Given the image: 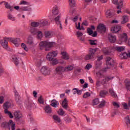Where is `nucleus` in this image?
<instances>
[{"label":"nucleus","mask_w":130,"mask_h":130,"mask_svg":"<svg viewBox=\"0 0 130 130\" xmlns=\"http://www.w3.org/2000/svg\"><path fill=\"white\" fill-rule=\"evenodd\" d=\"M55 45V43L53 42H48L46 41H42L39 43L40 48L41 50L43 49V48H45V50L47 51L49 50L50 47H52V46H54Z\"/></svg>","instance_id":"f257e3e1"},{"label":"nucleus","mask_w":130,"mask_h":130,"mask_svg":"<svg viewBox=\"0 0 130 130\" xmlns=\"http://www.w3.org/2000/svg\"><path fill=\"white\" fill-rule=\"evenodd\" d=\"M57 55V51H52V52H49L47 55V59H48L50 61H52V63L54 66L57 64V60L55 59L54 57Z\"/></svg>","instance_id":"f03ea898"},{"label":"nucleus","mask_w":130,"mask_h":130,"mask_svg":"<svg viewBox=\"0 0 130 130\" xmlns=\"http://www.w3.org/2000/svg\"><path fill=\"white\" fill-rule=\"evenodd\" d=\"M11 102H6L4 104V112L6 114H7V115H9L10 118H13L14 117V116H13V114H12V113H11V112L8 110V109L10 108V107L11 106Z\"/></svg>","instance_id":"7ed1b4c3"},{"label":"nucleus","mask_w":130,"mask_h":130,"mask_svg":"<svg viewBox=\"0 0 130 130\" xmlns=\"http://www.w3.org/2000/svg\"><path fill=\"white\" fill-rule=\"evenodd\" d=\"M127 40V36L126 35V34H122L119 37L117 43L118 44L121 45L124 43H126Z\"/></svg>","instance_id":"20e7f679"},{"label":"nucleus","mask_w":130,"mask_h":130,"mask_svg":"<svg viewBox=\"0 0 130 130\" xmlns=\"http://www.w3.org/2000/svg\"><path fill=\"white\" fill-rule=\"evenodd\" d=\"M96 52V49H90L89 54L85 55V60H90V59H92L94 57V54Z\"/></svg>","instance_id":"39448f33"},{"label":"nucleus","mask_w":130,"mask_h":130,"mask_svg":"<svg viewBox=\"0 0 130 130\" xmlns=\"http://www.w3.org/2000/svg\"><path fill=\"white\" fill-rule=\"evenodd\" d=\"M106 64L108 67H112V68L116 67V63L110 57H106Z\"/></svg>","instance_id":"423d86ee"},{"label":"nucleus","mask_w":130,"mask_h":130,"mask_svg":"<svg viewBox=\"0 0 130 130\" xmlns=\"http://www.w3.org/2000/svg\"><path fill=\"white\" fill-rule=\"evenodd\" d=\"M7 40H9V42H12L13 44L16 47H18L20 45V42L21 40L19 38H9L7 39Z\"/></svg>","instance_id":"0eeeda50"},{"label":"nucleus","mask_w":130,"mask_h":130,"mask_svg":"<svg viewBox=\"0 0 130 130\" xmlns=\"http://www.w3.org/2000/svg\"><path fill=\"white\" fill-rule=\"evenodd\" d=\"M103 59V56H101L98 57V59L95 62V68L96 70H100V69H101V64H102L101 60H102Z\"/></svg>","instance_id":"6e6552de"},{"label":"nucleus","mask_w":130,"mask_h":130,"mask_svg":"<svg viewBox=\"0 0 130 130\" xmlns=\"http://www.w3.org/2000/svg\"><path fill=\"white\" fill-rule=\"evenodd\" d=\"M26 44L31 47H35L37 43L34 42V39L32 37H29L27 41L26 42Z\"/></svg>","instance_id":"1a4fd4ad"},{"label":"nucleus","mask_w":130,"mask_h":130,"mask_svg":"<svg viewBox=\"0 0 130 130\" xmlns=\"http://www.w3.org/2000/svg\"><path fill=\"white\" fill-rule=\"evenodd\" d=\"M60 16L59 15L57 16L56 17H53L54 20L58 27L60 29L62 30V25H61V22L59 20Z\"/></svg>","instance_id":"9d476101"},{"label":"nucleus","mask_w":130,"mask_h":130,"mask_svg":"<svg viewBox=\"0 0 130 130\" xmlns=\"http://www.w3.org/2000/svg\"><path fill=\"white\" fill-rule=\"evenodd\" d=\"M112 3L114 5H118L117 7V9L119 10L117 11V14H119V13H121L120 9L122 8V1H121L119 3L117 2V0H113Z\"/></svg>","instance_id":"9b49d317"},{"label":"nucleus","mask_w":130,"mask_h":130,"mask_svg":"<svg viewBox=\"0 0 130 130\" xmlns=\"http://www.w3.org/2000/svg\"><path fill=\"white\" fill-rule=\"evenodd\" d=\"M107 69H109L108 67L105 68H103L101 70L96 72V76L99 78V79H101L102 78H104V75L103 74H102L101 72H103V73H104V72H106Z\"/></svg>","instance_id":"f8f14e48"},{"label":"nucleus","mask_w":130,"mask_h":130,"mask_svg":"<svg viewBox=\"0 0 130 130\" xmlns=\"http://www.w3.org/2000/svg\"><path fill=\"white\" fill-rule=\"evenodd\" d=\"M97 30L100 33H105L106 31V26L103 24H100L97 27Z\"/></svg>","instance_id":"ddd939ff"},{"label":"nucleus","mask_w":130,"mask_h":130,"mask_svg":"<svg viewBox=\"0 0 130 130\" xmlns=\"http://www.w3.org/2000/svg\"><path fill=\"white\" fill-rule=\"evenodd\" d=\"M41 73L45 76H47L50 74V69L47 67H43L41 69Z\"/></svg>","instance_id":"4468645a"},{"label":"nucleus","mask_w":130,"mask_h":130,"mask_svg":"<svg viewBox=\"0 0 130 130\" xmlns=\"http://www.w3.org/2000/svg\"><path fill=\"white\" fill-rule=\"evenodd\" d=\"M112 50H116L117 52H121V51H124L125 47L122 46H115L112 47Z\"/></svg>","instance_id":"2eb2a0df"},{"label":"nucleus","mask_w":130,"mask_h":130,"mask_svg":"<svg viewBox=\"0 0 130 130\" xmlns=\"http://www.w3.org/2000/svg\"><path fill=\"white\" fill-rule=\"evenodd\" d=\"M8 39H9V38H5L0 42V44H1L4 48L7 49L8 48V42L10 41V40Z\"/></svg>","instance_id":"dca6fc26"},{"label":"nucleus","mask_w":130,"mask_h":130,"mask_svg":"<svg viewBox=\"0 0 130 130\" xmlns=\"http://www.w3.org/2000/svg\"><path fill=\"white\" fill-rule=\"evenodd\" d=\"M108 39L110 43H115L116 42V36L112 34H109Z\"/></svg>","instance_id":"f3484780"},{"label":"nucleus","mask_w":130,"mask_h":130,"mask_svg":"<svg viewBox=\"0 0 130 130\" xmlns=\"http://www.w3.org/2000/svg\"><path fill=\"white\" fill-rule=\"evenodd\" d=\"M14 95L15 97V100L17 103V104H21V98L20 97V95H19V93L17 91V90H14Z\"/></svg>","instance_id":"a211bd4d"},{"label":"nucleus","mask_w":130,"mask_h":130,"mask_svg":"<svg viewBox=\"0 0 130 130\" xmlns=\"http://www.w3.org/2000/svg\"><path fill=\"white\" fill-rule=\"evenodd\" d=\"M113 78L114 77H106L105 79L102 80L101 82L102 85H103V86L105 87L106 86V84H107V82L110 81L111 80H112Z\"/></svg>","instance_id":"6ab92c4d"},{"label":"nucleus","mask_w":130,"mask_h":130,"mask_svg":"<svg viewBox=\"0 0 130 130\" xmlns=\"http://www.w3.org/2000/svg\"><path fill=\"white\" fill-rule=\"evenodd\" d=\"M111 31H113L114 33H117L121 31V26L120 25H115L111 28Z\"/></svg>","instance_id":"aec40b11"},{"label":"nucleus","mask_w":130,"mask_h":130,"mask_svg":"<svg viewBox=\"0 0 130 130\" xmlns=\"http://www.w3.org/2000/svg\"><path fill=\"white\" fill-rule=\"evenodd\" d=\"M87 33L89 34V35L92 36V37H96L97 36V31H94L92 30L90 28L88 27L87 28Z\"/></svg>","instance_id":"412c9836"},{"label":"nucleus","mask_w":130,"mask_h":130,"mask_svg":"<svg viewBox=\"0 0 130 130\" xmlns=\"http://www.w3.org/2000/svg\"><path fill=\"white\" fill-rule=\"evenodd\" d=\"M56 72L57 74H60L62 73H63V72H65L64 68L62 66L57 67L56 68Z\"/></svg>","instance_id":"4be33fe9"},{"label":"nucleus","mask_w":130,"mask_h":130,"mask_svg":"<svg viewBox=\"0 0 130 130\" xmlns=\"http://www.w3.org/2000/svg\"><path fill=\"white\" fill-rule=\"evenodd\" d=\"M14 115L16 119H20V118H22V113L20 111H16Z\"/></svg>","instance_id":"5701e85b"},{"label":"nucleus","mask_w":130,"mask_h":130,"mask_svg":"<svg viewBox=\"0 0 130 130\" xmlns=\"http://www.w3.org/2000/svg\"><path fill=\"white\" fill-rule=\"evenodd\" d=\"M53 36V32L51 31L46 30L45 31V38H51Z\"/></svg>","instance_id":"b1692460"},{"label":"nucleus","mask_w":130,"mask_h":130,"mask_svg":"<svg viewBox=\"0 0 130 130\" xmlns=\"http://www.w3.org/2000/svg\"><path fill=\"white\" fill-rule=\"evenodd\" d=\"M53 119L56 123H59L60 124L61 123V120L60 119V118L56 115H54L53 116Z\"/></svg>","instance_id":"393cba45"},{"label":"nucleus","mask_w":130,"mask_h":130,"mask_svg":"<svg viewBox=\"0 0 130 130\" xmlns=\"http://www.w3.org/2000/svg\"><path fill=\"white\" fill-rule=\"evenodd\" d=\"M9 129L15 130L16 128V124L13 122L12 120L9 121V125L8 126Z\"/></svg>","instance_id":"a878e982"},{"label":"nucleus","mask_w":130,"mask_h":130,"mask_svg":"<svg viewBox=\"0 0 130 130\" xmlns=\"http://www.w3.org/2000/svg\"><path fill=\"white\" fill-rule=\"evenodd\" d=\"M5 4V8L6 9H8L10 10V12H13V11H14V7H13V6H11V5L10 4H9V3L8 2H4Z\"/></svg>","instance_id":"bb28decb"},{"label":"nucleus","mask_w":130,"mask_h":130,"mask_svg":"<svg viewBox=\"0 0 130 130\" xmlns=\"http://www.w3.org/2000/svg\"><path fill=\"white\" fill-rule=\"evenodd\" d=\"M50 105L51 106H52V107L56 108V107H57V106L59 105V103H58V102L56 101V100H52Z\"/></svg>","instance_id":"cd10ccee"},{"label":"nucleus","mask_w":130,"mask_h":130,"mask_svg":"<svg viewBox=\"0 0 130 130\" xmlns=\"http://www.w3.org/2000/svg\"><path fill=\"white\" fill-rule=\"evenodd\" d=\"M61 54L62 55V58H63L64 59L68 60L70 59V56H69V54H68L67 52H64V51L61 52Z\"/></svg>","instance_id":"c85d7f7f"},{"label":"nucleus","mask_w":130,"mask_h":130,"mask_svg":"<svg viewBox=\"0 0 130 130\" xmlns=\"http://www.w3.org/2000/svg\"><path fill=\"white\" fill-rule=\"evenodd\" d=\"M44 110L46 113H48L49 114H50L51 112H52V110H51V107L49 106H46L44 108Z\"/></svg>","instance_id":"c756f323"},{"label":"nucleus","mask_w":130,"mask_h":130,"mask_svg":"<svg viewBox=\"0 0 130 130\" xmlns=\"http://www.w3.org/2000/svg\"><path fill=\"white\" fill-rule=\"evenodd\" d=\"M68 102H69V101H68L67 99H64V100L62 102V106L64 108V109H67V108H68V106L69 105Z\"/></svg>","instance_id":"7c9ffc66"},{"label":"nucleus","mask_w":130,"mask_h":130,"mask_svg":"<svg viewBox=\"0 0 130 130\" xmlns=\"http://www.w3.org/2000/svg\"><path fill=\"white\" fill-rule=\"evenodd\" d=\"M106 17H109V18H111L114 15L113 13V11L112 10H107L106 12Z\"/></svg>","instance_id":"2f4dec72"},{"label":"nucleus","mask_w":130,"mask_h":130,"mask_svg":"<svg viewBox=\"0 0 130 130\" xmlns=\"http://www.w3.org/2000/svg\"><path fill=\"white\" fill-rule=\"evenodd\" d=\"M40 26H46L48 24V21L46 19H42L40 21Z\"/></svg>","instance_id":"473e14b6"},{"label":"nucleus","mask_w":130,"mask_h":130,"mask_svg":"<svg viewBox=\"0 0 130 130\" xmlns=\"http://www.w3.org/2000/svg\"><path fill=\"white\" fill-rule=\"evenodd\" d=\"M121 56L124 59L127 58V57H130V52H128V53H123L121 54Z\"/></svg>","instance_id":"72a5a7b5"},{"label":"nucleus","mask_w":130,"mask_h":130,"mask_svg":"<svg viewBox=\"0 0 130 130\" xmlns=\"http://www.w3.org/2000/svg\"><path fill=\"white\" fill-rule=\"evenodd\" d=\"M52 12L53 16H56V15H58V9H57V7H54Z\"/></svg>","instance_id":"f704fd0d"},{"label":"nucleus","mask_w":130,"mask_h":130,"mask_svg":"<svg viewBox=\"0 0 130 130\" xmlns=\"http://www.w3.org/2000/svg\"><path fill=\"white\" fill-rule=\"evenodd\" d=\"M127 22H128V16L125 15L122 17V21L121 22V23L122 24H125V23H127Z\"/></svg>","instance_id":"c9c22d12"},{"label":"nucleus","mask_w":130,"mask_h":130,"mask_svg":"<svg viewBox=\"0 0 130 130\" xmlns=\"http://www.w3.org/2000/svg\"><path fill=\"white\" fill-rule=\"evenodd\" d=\"M22 11L30 12V11H31V8H30L29 7H21L20 8V11L22 12Z\"/></svg>","instance_id":"e433bc0d"},{"label":"nucleus","mask_w":130,"mask_h":130,"mask_svg":"<svg viewBox=\"0 0 130 130\" xmlns=\"http://www.w3.org/2000/svg\"><path fill=\"white\" fill-rule=\"evenodd\" d=\"M125 83L126 85V89H127L128 91H130V80L126 79L125 80Z\"/></svg>","instance_id":"4c0bfd02"},{"label":"nucleus","mask_w":130,"mask_h":130,"mask_svg":"<svg viewBox=\"0 0 130 130\" xmlns=\"http://www.w3.org/2000/svg\"><path fill=\"white\" fill-rule=\"evenodd\" d=\"M39 30L37 29L36 27H30V32L31 34L36 35Z\"/></svg>","instance_id":"58836bf2"},{"label":"nucleus","mask_w":130,"mask_h":130,"mask_svg":"<svg viewBox=\"0 0 130 130\" xmlns=\"http://www.w3.org/2000/svg\"><path fill=\"white\" fill-rule=\"evenodd\" d=\"M36 35H37V38L39 39H41L42 37H43V34L42 33V31L40 30H38V32L36 34Z\"/></svg>","instance_id":"ea45409f"},{"label":"nucleus","mask_w":130,"mask_h":130,"mask_svg":"<svg viewBox=\"0 0 130 130\" xmlns=\"http://www.w3.org/2000/svg\"><path fill=\"white\" fill-rule=\"evenodd\" d=\"M109 93L111 94L112 97H114V98H116L117 97V95L115 93L113 89L111 88L109 89Z\"/></svg>","instance_id":"a19ab883"},{"label":"nucleus","mask_w":130,"mask_h":130,"mask_svg":"<svg viewBox=\"0 0 130 130\" xmlns=\"http://www.w3.org/2000/svg\"><path fill=\"white\" fill-rule=\"evenodd\" d=\"M75 25L78 30H85V28H84L83 25L81 26V23L79 22L78 24H77V22H76Z\"/></svg>","instance_id":"79ce46f5"},{"label":"nucleus","mask_w":130,"mask_h":130,"mask_svg":"<svg viewBox=\"0 0 130 130\" xmlns=\"http://www.w3.org/2000/svg\"><path fill=\"white\" fill-rule=\"evenodd\" d=\"M107 94H108V91L106 90H101L100 93L101 97H104L105 96H106Z\"/></svg>","instance_id":"37998d69"},{"label":"nucleus","mask_w":130,"mask_h":130,"mask_svg":"<svg viewBox=\"0 0 130 130\" xmlns=\"http://www.w3.org/2000/svg\"><path fill=\"white\" fill-rule=\"evenodd\" d=\"M31 27H33L35 28V27H38V26H40V22H32L31 23Z\"/></svg>","instance_id":"c03bdc74"},{"label":"nucleus","mask_w":130,"mask_h":130,"mask_svg":"<svg viewBox=\"0 0 130 130\" xmlns=\"http://www.w3.org/2000/svg\"><path fill=\"white\" fill-rule=\"evenodd\" d=\"M123 107L124 108V109H129V107H130V98L128 99V106L127 104L125 103L122 104Z\"/></svg>","instance_id":"a18cd8bd"},{"label":"nucleus","mask_w":130,"mask_h":130,"mask_svg":"<svg viewBox=\"0 0 130 130\" xmlns=\"http://www.w3.org/2000/svg\"><path fill=\"white\" fill-rule=\"evenodd\" d=\"M74 67L72 66H66L64 68L65 72H70V71H73Z\"/></svg>","instance_id":"49530a36"},{"label":"nucleus","mask_w":130,"mask_h":130,"mask_svg":"<svg viewBox=\"0 0 130 130\" xmlns=\"http://www.w3.org/2000/svg\"><path fill=\"white\" fill-rule=\"evenodd\" d=\"M70 2V6L71 8H74L76 6V2H75V0H69Z\"/></svg>","instance_id":"de8ad7c7"},{"label":"nucleus","mask_w":130,"mask_h":130,"mask_svg":"<svg viewBox=\"0 0 130 130\" xmlns=\"http://www.w3.org/2000/svg\"><path fill=\"white\" fill-rule=\"evenodd\" d=\"M90 96H91V93L89 92H86L84 93L83 95V98H84L85 99H86V98H89Z\"/></svg>","instance_id":"09e8293b"},{"label":"nucleus","mask_w":130,"mask_h":130,"mask_svg":"<svg viewBox=\"0 0 130 130\" xmlns=\"http://www.w3.org/2000/svg\"><path fill=\"white\" fill-rule=\"evenodd\" d=\"M8 17L9 20H11V21H15V20H16L15 17H14L11 13L8 14Z\"/></svg>","instance_id":"8fccbe9b"},{"label":"nucleus","mask_w":130,"mask_h":130,"mask_svg":"<svg viewBox=\"0 0 130 130\" xmlns=\"http://www.w3.org/2000/svg\"><path fill=\"white\" fill-rule=\"evenodd\" d=\"M9 124H10V122H4L2 124V126L3 127H9Z\"/></svg>","instance_id":"3c124183"},{"label":"nucleus","mask_w":130,"mask_h":130,"mask_svg":"<svg viewBox=\"0 0 130 130\" xmlns=\"http://www.w3.org/2000/svg\"><path fill=\"white\" fill-rule=\"evenodd\" d=\"M21 46L22 48H23V49L25 50V51H28V50H29V49L28 48V47H27V46L26 45V44H25V43H22L21 45Z\"/></svg>","instance_id":"603ef678"},{"label":"nucleus","mask_w":130,"mask_h":130,"mask_svg":"<svg viewBox=\"0 0 130 130\" xmlns=\"http://www.w3.org/2000/svg\"><path fill=\"white\" fill-rule=\"evenodd\" d=\"M13 61H14L15 64L16 66H18L19 64V59L17 57H14L12 58Z\"/></svg>","instance_id":"864d4df0"},{"label":"nucleus","mask_w":130,"mask_h":130,"mask_svg":"<svg viewBox=\"0 0 130 130\" xmlns=\"http://www.w3.org/2000/svg\"><path fill=\"white\" fill-rule=\"evenodd\" d=\"M40 104H44V100L42 98V96H40L38 99Z\"/></svg>","instance_id":"5fc2aeb1"},{"label":"nucleus","mask_w":130,"mask_h":130,"mask_svg":"<svg viewBox=\"0 0 130 130\" xmlns=\"http://www.w3.org/2000/svg\"><path fill=\"white\" fill-rule=\"evenodd\" d=\"M58 114L62 116V115L64 114V112L63 111V110H62V109H59V110L58 111Z\"/></svg>","instance_id":"6e6d98bb"},{"label":"nucleus","mask_w":130,"mask_h":130,"mask_svg":"<svg viewBox=\"0 0 130 130\" xmlns=\"http://www.w3.org/2000/svg\"><path fill=\"white\" fill-rule=\"evenodd\" d=\"M65 121L67 123H69V122L72 121V118H70L69 116H67L66 117H65Z\"/></svg>","instance_id":"4d7b16f0"},{"label":"nucleus","mask_w":130,"mask_h":130,"mask_svg":"<svg viewBox=\"0 0 130 130\" xmlns=\"http://www.w3.org/2000/svg\"><path fill=\"white\" fill-rule=\"evenodd\" d=\"M89 42H90V44H91V45H97V41H96V40H90Z\"/></svg>","instance_id":"13d9d810"},{"label":"nucleus","mask_w":130,"mask_h":130,"mask_svg":"<svg viewBox=\"0 0 130 130\" xmlns=\"http://www.w3.org/2000/svg\"><path fill=\"white\" fill-rule=\"evenodd\" d=\"M105 101L102 100V101L101 102V104L99 105V107L100 108H101V107H103V106H105Z\"/></svg>","instance_id":"bf43d9fd"},{"label":"nucleus","mask_w":130,"mask_h":130,"mask_svg":"<svg viewBox=\"0 0 130 130\" xmlns=\"http://www.w3.org/2000/svg\"><path fill=\"white\" fill-rule=\"evenodd\" d=\"M112 104L113 106L115 107V108H119V104H118V103L113 102L112 103Z\"/></svg>","instance_id":"052dcab7"},{"label":"nucleus","mask_w":130,"mask_h":130,"mask_svg":"<svg viewBox=\"0 0 130 130\" xmlns=\"http://www.w3.org/2000/svg\"><path fill=\"white\" fill-rule=\"evenodd\" d=\"M103 51L105 54L109 55L110 53V52L109 51V50H108V49L106 48L104 49L103 50Z\"/></svg>","instance_id":"680f3d73"},{"label":"nucleus","mask_w":130,"mask_h":130,"mask_svg":"<svg viewBox=\"0 0 130 130\" xmlns=\"http://www.w3.org/2000/svg\"><path fill=\"white\" fill-rule=\"evenodd\" d=\"M99 104V99H95L93 100V105H97Z\"/></svg>","instance_id":"e2e57ef3"},{"label":"nucleus","mask_w":130,"mask_h":130,"mask_svg":"<svg viewBox=\"0 0 130 130\" xmlns=\"http://www.w3.org/2000/svg\"><path fill=\"white\" fill-rule=\"evenodd\" d=\"M20 5H29V3L27 2L26 1H25L24 0L21 1L20 2Z\"/></svg>","instance_id":"0e129e2a"},{"label":"nucleus","mask_w":130,"mask_h":130,"mask_svg":"<svg viewBox=\"0 0 130 130\" xmlns=\"http://www.w3.org/2000/svg\"><path fill=\"white\" fill-rule=\"evenodd\" d=\"M77 35L78 38H79L82 37L83 36V33H82V32H81V31H77Z\"/></svg>","instance_id":"69168bd1"},{"label":"nucleus","mask_w":130,"mask_h":130,"mask_svg":"<svg viewBox=\"0 0 130 130\" xmlns=\"http://www.w3.org/2000/svg\"><path fill=\"white\" fill-rule=\"evenodd\" d=\"M91 68H92V65L90 63L87 64L85 67L86 70H90Z\"/></svg>","instance_id":"338daca9"},{"label":"nucleus","mask_w":130,"mask_h":130,"mask_svg":"<svg viewBox=\"0 0 130 130\" xmlns=\"http://www.w3.org/2000/svg\"><path fill=\"white\" fill-rule=\"evenodd\" d=\"M4 101H5V100H4V96H0V104H3V103H4Z\"/></svg>","instance_id":"774afa93"}]
</instances>
